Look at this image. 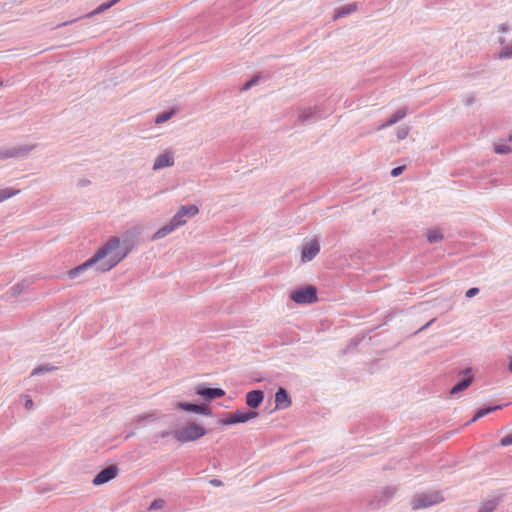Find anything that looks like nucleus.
I'll return each instance as SVG.
<instances>
[{
    "label": "nucleus",
    "instance_id": "1",
    "mask_svg": "<svg viewBox=\"0 0 512 512\" xmlns=\"http://www.w3.org/2000/svg\"><path fill=\"white\" fill-rule=\"evenodd\" d=\"M131 251L127 240L119 237H110L95 253V255L83 264L70 269L68 276L76 278L89 268L95 267L98 272H107L121 262Z\"/></svg>",
    "mask_w": 512,
    "mask_h": 512
},
{
    "label": "nucleus",
    "instance_id": "2",
    "mask_svg": "<svg viewBox=\"0 0 512 512\" xmlns=\"http://www.w3.org/2000/svg\"><path fill=\"white\" fill-rule=\"evenodd\" d=\"M206 434L203 425L196 422H188L173 432L174 438L182 443L196 441Z\"/></svg>",
    "mask_w": 512,
    "mask_h": 512
},
{
    "label": "nucleus",
    "instance_id": "3",
    "mask_svg": "<svg viewBox=\"0 0 512 512\" xmlns=\"http://www.w3.org/2000/svg\"><path fill=\"white\" fill-rule=\"evenodd\" d=\"M199 213V209L196 205H183L181 206L175 215L170 219V222L176 227L179 228L185 225L188 219L193 218Z\"/></svg>",
    "mask_w": 512,
    "mask_h": 512
},
{
    "label": "nucleus",
    "instance_id": "4",
    "mask_svg": "<svg viewBox=\"0 0 512 512\" xmlns=\"http://www.w3.org/2000/svg\"><path fill=\"white\" fill-rule=\"evenodd\" d=\"M175 165V154L170 149H165L157 154L153 159L152 170L154 172L161 171Z\"/></svg>",
    "mask_w": 512,
    "mask_h": 512
},
{
    "label": "nucleus",
    "instance_id": "5",
    "mask_svg": "<svg viewBox=\"0 0 512 512\" xmlns=\"http://www.w3.org/2000/svg\"><path fill=\"white\" fill-rule=\"evenodd\" d=\"M443 501L439 492L423 493L416 496L412 501L413 509L427 508Z\"/></svg>",
    "mask_w": 512,
    "mask_h": 512
},
{
    "label": "nucleus",
    "instance_id": "6",
    "mask_svg": "<svg viewBox=\"0 0 512 512\" xmlns=\"http://www.w3.org/2000/svg\"><path fill=\"white\" fill-rule=\"evenodd\" d=\"M290 298L298 304H309L316 301V289L312 286L304 287L293 291Z\"/></svg>",
    "mask_w": 512,
    "mask_h": 512
},
{
    "label": "nucleus",
    "instance_id": "7",
    "mask_svg": "<svg viewBox=\"0 0 512 512\" xmlns=\"http://www.w3.org/2000/svg\"><path fill=\"white\" fill-rule=\"evenodd\" d=\"M35 149L34 144H23L13 146L0 151V159L16 158L27 156L31 151Z\"/></svg>",
    "mask_w": 512,
    "mask_h": 512
},
{
    "label": "nucleus",
    "instance_id": "8",
    "mask_svg": "<svg viewBox=\"0 0 512 512\" xmlns=\"http://www.w3.org/2000/svg\"><path fill=\"white\" fill-rule=\"evenodd\" d=\"M258 415L257 412L254 411H236L230 414L226 419L222 420L221 423L224 425H232L237 423H245L253 418H256Z\"/></svg>",
    "mask_w": 512,
    "mask_h": 512
},
{
    "label": "nucleus",
    "instance_id": "9",
    "mask_svg": "<svg viewBox=\"0 0 512 512\" xmlns=\"http://www.w3.org/2000/svg\"><path fill=\"white\" fill-rule=\"evenodd\" d=\"M118 474V468L116 466H109L102 471H100L93 479V484L96 486L103 485L112 479H114Z\"/></svg>",
    "mask_w": 512,
    "mask_h": 512
},
{
    "label": "nucleus",
    "instance_id": "10",
    "mask_svg": "<svg viewBox=\"0 0 512 512\" xmlns=\"http://www.w3.org/2000/svg\"><path fill=\"white\" fill-rule=\"evenodd\" d=\"M320 250V244L318 240L312 239L308 241L302 250V256L301 259L303 262H309L312 259L315 258V256L319 253Z\"/></svg>",
    "mask_w": 512,
    "mask_h": 512
},
{
    "label": "nucleus",
    "instance_id": "11",
    "mask_svg": "<svg viewBox=\"0 0 512 512\" xmlns=\"http://www.w3.org/2000/svg\"><path fill=\"white\" fill-rule=\"evenodd\" d=\"M176 407L180 410L187 411V412H193V413L203 414V415H211L210 409L205 405L179 402V403H177Z\"/></svg>",
    "mask_w": 512,
    "mask_h": 512
},
{
    "label": "nucleus",
    "instance_id": "12",
    "mask_svg": "<svg viewBox=\"0 0 512 512\" xmlns=\"http://www.w3.org/2000/svg\"><path fill=\"white\" fill-rule=\"evenodd\" d=\"M196 394L203 397L206 401L224 396V390L220 388H197Z\"/></svg>",
    "mask_w": 512,
    "mask_h": 512
},
{
    "label": "nucleus",
    "instance_id": "13",
    "mask_svg": "<svg viewBox=\"0 0 512 512\" xmlns=\"http://www.w3.org/2000/svg\"><path fill=\"white\" fill-rule=\"evenodd\" d=\"M264 397V394L260 390L250 391L246 396L247 405L256 408L260 405Z\"/></svg>",
    "mask_w": 512,
    "mask_h": 512
},
{
    "label": "nucleus",
    "instance_id": "14",
    "mask_svg": "<svg viewBox=\"0 0 512 512\" xmlns=\"http://www.w3.org/2000/svg\"><path fill=\"white\" fill-rule=\"evenodd\" d=\"M276 408H287L290 404V398L285 389L279 388L275 394Z\"/></svg>",
    "mask_w": 512,
    "mask_h": 512
},
{
    "label": "nucleus",
    "instance_id": "15",
    "mask_svg": "<svg viewBox=\"0 0 512 512\" xmlns=\"http://www.w3.org/2000/svg\"><path fill=\"white\" fill-rule=\"evenodd\" d=\"M177 228L169 221L167 224L159 228L151 237L152 241H156L171 234Z\"/></svg>",
    "mask_w": 512,
    "mask_h": 512
},
{
    "label": "nucleus",
    "instance_id": "16",
    "mask_svg": "<svg viewBox=\"0 0 512 512\" xmlns=\"http://www.w3.org/2000/svg\"><path fill=\"white\" fill-rule=\"evenodd\" d=\"M406 114H407V110L405 108H401V109L397 110L386 123H384L383 125H381L379 127V129H382V128H385V127H388V126H391V125L397 123L398 121L403 119L406 116Z\"/></svg>",
    "mask_w": 512,
    "mask_h": 512
},
{
    "label": "nucleus",
    "instance_id": "17",
    "mask_svg": "<svg viewBox=\"0 0 512 512\" xmlns=\"http://www.w3.org/2000/svg\"><path fill=\"white\" fill-rule=\"evenodd\" d=\"M20 193V190L18 189H12V188H4L0 189V203L12 198L13 196H16Z\"/></svg>",
    "mask_w": 512,
    "mask_h": 512
},
{
    "label": "nucleus",
    "instance_id": "18",
    "mask_svg": "<svg viewBox=\"0 0 512 512\" xmlns=\"http://www.w3.org/2000/svg\"><path fill=\"white\" fill-rule=\"evenodd\" d=\"M156 419H157L156 414L153 413V412H149V413H144V414L137 415L135 417L134 421L137 424H142V423H145V422L155 421Z\"/></svg>",
    "mask_w": 512,
    "mask_h": 512
},
{
    "label": "nucleus",
    "instance_id": "19",
    "mask_svg": "<svg viewBox=\"0 0 512 512\" xmlns=\"http://www.w3.org/2000/svg\"><path fill=\"white\" fill-rule=\"evenodd\" d=\"M471 382H472V378L471 377H468V378L462 380L461 382H459L458 384H456L455 386L452 387L450 393L451 394H457L460 391L465 390L466 388H468L470 386Z\"/></svg>",
    "mask_w": 512,
    "mask_h": 512
},
{
    "label": "nucleus",
    "instance_id": "20",
    "mask_svg": "<svg viewBox=\"0 0 512 512\" xmlns=\"http://www.w3.org/2000/svg\"><path fill=\"white\" fill-rule=\"evenodd\" d=\"M426 237L430 243H437L442 240L443 235L438 229H431L427 231Z\"/></svg>",
    "mask_w": 512,
    "mask_h": 512
},
{
    "label": "nucleus",
    "instance_id": "21",
    "mask_svg": "<svg viewBox=\"0 0 512 512\" xmlns=\"http://www.w3.org/2000/svg\"><path fill=\"white\" fill-rule=\"evenodd\" d=\"M355 9H356V7L353 4L342 6L336 10L334 18L337 19L343 15L350 14L353 11H355Z\"/></svg>",
    "mask_w": 512,
    "mask_h": 512
},
{
    "label": "nucleus",
    "instance_id": "22",
    "mask_svg": "<svg viewBox=\"0 0 512 512\" xmlns=\"http://www.w3.org/2000/svg\"><path fill=\"white\" fill-rule=\"evenodd\" d=\"M501 44L503 45V47L501 48V50L499 52V57L500 58L512 57V42L504 44V41L501 40Z\"/></svg>",
    "mask_w": 512,
    "mask_h": 512
},
{
    "label": "nucleus",
    "instance_id": "23",
    "mask_svg": "<svg viewBox=\"0 0 512 512\" xmlns=\"http://www.w3.org/2000/svg\"><path fill=\"white\" fill-rule=\"evenodd\" d=\"M478 100L475 92H467L462 96V102L465 106H471Z\"/></svg>",
    "mask_w": 512,
    "mask_h": 512
},
{
    "label": "nucleus",
    "instance_id": "24",
    "mask_svg": "<svg viewBox=\"0 0 512 512\" xmlns=\"http://www.w3.org/2000/svg\"><path fill=\"white\" fill-rule=\"evenodd\" d=\"M499 408H501V406H499V405H498V406H494V407H488V408H482V409H479V410L476 412V414H475V416L473 417V419L471 420V422H474V421H476L477 419H479V418H481V417L485 416L486 414H488V413H490V412H492V411H495V410H497V409H499Z\"/></svg>",
    "mask_w": 512,
    "mask_h": 512
},
{
    "label": "nucleus",
    "instance_id": "25",
    "mask_svg": "<svg viewBox=\"0 0 512 512\" xmlns=\"http://www.w3.org/2000/svg\"><path fill=\"white\" fill-rule=\"evenodd\" d=\"M496 506H497L496 500H489V501L482 503L478 512H493L494 509L496 508Z\"/></svg>",
    "mask_w": 512,
    "mask_h": 512
},
{
    "label": "nucleus",
    "instance_id": "26",
    "mask_svg": "<svg viewBox=\"0 0 512 512\" xmlns=\"http://www.w3.org/2000/svg\"><path fill=\"white\" fill-rule=\"evenodd\" d=\"M54 369L55 368L53 366H50V365L39 366V367L35 368L32 371V375H39V374H42V373L51 372Z\"/></svg>",
    "mask_w": 512,
    "mask_h": 512
},
{
    "label": "nucleus",
    "instance_id": "27",
    "mask_svg": "<svg viewBox=\"0 0 512 512\" xmlns=\"http://www.w3.org/2000/svg\"><path fill=\"white\" fill-rule=\"evenodd\" d=\"M511 151V148L507 144H496L495 145V152L498 154H507Z\"/></svg>",
    "mask_w": 512,
    "mask_h": 512
},
{
    "label": "nucleus",
    "instance_id": "28",
    "mask_svg": "<svg viewBox=\"0 0 512 512\" xmlns=\"http://www.w3.org/2000/svg\"><path fill=\"white\" fill-rule=\"evenodd\" d=\"M173 112H163L156 117L155 122L157 124L164 123L171 118Z\"/></svg>",
    "mask_w": 512,
    "mask_h": 512
},
{
    "label": "nucleus",
    "instance_id": "29",
    "mask_svg": "<svg viewBox=\"0 0 512 512\" xmlns=\"http://www.w3.org/2000/svg\"><path fill=\"white\" fill-rule=\"evenodd\" d=\"M164 506H165V501L163 499H156L151 503L149 509L150 510H158V509L164 508Z\"/></svg>",
    "mask_w": 512,
    "mask_h": 512
},
{
    "label": "nucleus",
    "instance_id": "30",
    "mask_svg": "<svg viewBox=\"0 0 512 512\" xmlns=\"http://www.w3.org/2000/svg\"><path fill=\"white\" fill-rule=\"evenodd\" d=\"M408 133H409V128L407 126L400 127L397 130V138L400 140L405 139L407 137Z\"/></svg>",
    "mask_w": 512,
    "mask_h": 512
},
{
    "label": "nucleus",
    "instance_id": "31",
    "mask_svg": "<svg viewBox=\"0 0 512 512\" xmlns=\"http://www.w3.org/2000/svg\"><path fill=\"white\" fill-rule=\"evenodd\" d=\"M111 7V5L108 3H104L102 5H100L98 8H96L92 13L91 15H94V14H99V13H102L104 12L105 10L109 9Z\"/></svg>",
    "mask_w": 512,
    "mask_h": 512
},
{
    "label": "nucleus",
    "instance_id": "32",
    "mask_svg": "<svg viewBox=\"0 0 512 512\" xmlns=\"http://www.w3.org/2000/svg\"><path fill=\"white\" fill-rule=\"evenodd\" d=\"M500 444L502 446L512 445V436L511 435L505 436L504 438L501 439Z\"/></svg>",
    "mask_w": 512,
    "mask_h": 512
},
{
    "label": "nucleus",
    "instance_id": "33",
    "mask_svg": "<svg viewBox=\"0 0 512 512\" xmlns=\"http://www.w3.org/2000/svg\"><path fill=\"white\" fill-rule=\"evenodd\" d=\"M404 168H405V166H399V167L394 168L391 171V176H393V177L399 176L403 172Z\"/></svg>",
    "mask_w": 512,
    "mask_h": 512
},
{
    "label": "nucleus",
    "instance_id": "34",
    "mask_svg": "<svg viewBox=\"0 0 512 512\" xmlns=\"http://www.w3.org/2000/svg\"><path fill=\"white\" fill-rule=\"evenodd\" d=\"M478 292H479L478 288H470V289H469V290H467V292H466V297H468V298H472V297H474Z\"/></svg>",
    "mask_w": 512,
    "mask_h": 512
},
{
    "label": "nucleus",
    "instance_id": "35",
    "mask_svg": "<svg viewBox=\"0 0 512 512\" xmlns=\"http://www.w3.org/2000/svg\"><path fill=\"white\" fill-rule=\"evenodd\" d=\"M24 406L27 410H30L33 408V401L31 399H26Z\"/></svg>",
    "mask_w": 512,
    "mask_h": 512
},
{
    "label": "nucleus",
    "instance_id": "36",
    "mask_svg": "<svg viewBox=\"0 0 512 512\" xmlns=\"http://www.w3.org/2000/svg\"><path fill=\"white\" fill-rule=\"evenodd\" d=\"M169 434H170V432H169V431H163V432L160 434V437H161V438H165V437H167Z\"/></svg>",
    "mask_w": 512,
    "mask_h": 512
},
{
    "label": "nucleus",
    "instance_id": "37",
    "mask_svg": "<svg viewBox=\"0 0 512 512\" xmlns=\"http://www.w3.org/2000/svg\"><path fill=\"white\" fill-rule=\"evenodd\" d=\"M508 369L510 372H512V357L510 358Z\"/></svg>",
    "mask_w": 512,
    "mask_h": 512
},
{
    "label": "nucleus",
    "instance_id": "38",
    "mask_svg": "<svg viewBox=\"0 0 512 512\" xmlns=\"http://www.w3.org/2000/svg\"><path fill=\"white\" fill-rule=\"evenodd\" d=\"M211 483H212L213 485H219V484H220V481H218V480H212V481H211Z\"/></svg>",
    "mask_w": 512,
    "mask_h": 512
},
{
    "label": "nucleus",
    "instance_id": "39",
    "mask_svg": "<svg viewBox=\"0 0 512 512\" xmlns=\"http://www.w3.org/2000/svg\"><path fill=\"white\" fill-rule=\"evenodd\" d=\"M510 139L512 140V137Z\"/></svg>",
    "mask_w": 512,
    "mask_h": 512
}]
</instances>
